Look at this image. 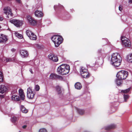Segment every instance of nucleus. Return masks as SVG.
Listing matches in <instances>:
<instances>
[{
	"label": "nucleus",
	"mask_w": 132,
	"mask_h": 132,
	"mask_svg": "<svg viewBox=\"0 0 132 132\" xmlns=\"http://www.w3.org/2000/svg\"><path fill=\"white\" fill-rule=\"evenodd\" d=\"M122 59L121 57L118 53H113L111 55V63L114 67H118L121 64Z\"/></svg>",
	"instance_id": "1"
},
{
	"label": "nucleus",
	"mask_w": 132,
	"mask_h": 132,
	"mask_svg": "<svg viewBox=\"0 0 132 132\" xmlns=\"http://www.w3.org/2000/svg\"><path fill=\"white\" fill-rule=\"evenodd\" d=\"M58 72L62 75L67 74L69 73L70 70L69 66L68 64H63L58 67Z\"/></svg>",
	"instance_id": "2"
},
{
	"label": "nucleus",
	"mask_w": 132,
	"mask_h": 132,
	"mask_svg": "<svg viewBox=\"0 0 132 132\" xmlns=\"http://www.w3.org/2000/svg\"><path fill=\"white\" fill-rule=\"evenodd\" d=\"M128 75V72L125 71H121L118 72L117 75V78L121 79H124L126 78Z\"/></svg>",
	"instance_id": "3"
},
{
	"label": "nucleus",
	"mask_w": 132,
	"mask_h": 132,
	"mask_svg": "<svg viewBox=\"0 0 132 132\" xmlns=\"http://www.w3.org/2000/svg\"><path fill=\"white\" fill-rule=\"evenodd\" d=\"M121 40L123 46L126 47H129L131 46L130 42L127 38L124 36H122L121 37Z\"/></svg>",
	"instance_id": "4"
},
{
	"label": "nucleus",
	"mask_w": 132,
	"mask_h": 132,
	"mask_svg": "<svg viewBox=\"0 0 132 132\" xmlns=\"http://www.w3.org/2000/svg\"><path fill=\"white\" fill-rule=\"evenodd\" d=\"M9 22L17 27L21 26L24 24V21H23L16 19L10 20Z\"/></svg>",
	"instance_id": "5"
},
{
	"label": "nucleus",
	"mask_w": 132,
	"mask_h": 132,
	"mask_svg": "<svg viewBox=\"0 0 132 132\" xmlns=\"http://www.w3.org/2000/svg\"><path fill=\"white\" fill-rule=\"evenodd\" d=\"M80 72L81 76L83 78H88L90 75V74L88 72L87 70L83 67H81L80 70Z\"/></svg>",
	"instance_id": "6"
},
{
	"label": "nucleus",
	"mask_w": 132,
	"mask_h": 132,
	"mask_svg": "<svg viewBox=\"0 0 132 132\" xmlns=\"http://www.w3.org/2000/svg\"><path fill=\"white\" fill-rule=\"evenodd\" d=\"M35 93L32 91V88L29 87L27 89V97L31 99L34 98Z\"/></svg>",
	"instance_id": "7"
},
{
	"label": "nucleus",
	"mask_w": 132,
	"mask_h": 132,
	"mask_svg": "<svg viewBox=\"0 0 132 132\" xmlns=\"http://www.w3.org/2000/svg\"><path fill=\"white\" fill-rule=\"evenodd\" d=\"M27 35L30 39L35 40L37 39V36L32 32L29 30H27L26 31Z\"/></svg>",
	"instance_id": "8"
},
{
	"label": "nucleus",
	"mask_w": 132,
	"mask_h": 132,
	"mask_svg": "<svg viewBox=\"0 0 132 132\" xmlns=\"http://www.w3.org/2000/svg\"><path fill=\"white\" fill-rule=\"evenodd\" d=\"M3 11L4 13L6 15H7V18H9L8 15H10L11 17L13 16V14L12 13L11 9L10 7H5L3 9Z\"/></svg>",
	"instance_id": "9"
},
{
	"label": "nucleus",
	"mask_w": 132,
	"mask_h": 132,
	"mask_svg": "<svg viewBox=\"0 0 132 132\" xmlns=\"http://www.w3.org/2000/svg\"><path fill=\"white\" fill-rule=\"evenodd\" d=\"M20 54L21 57L25 58L27 57L29 54L28 51L25 50H21L20 51Z\"/></svg>",
	"instance_id": "10"
},
{
	"label": "nucleus",
	"mask_w": 132,
	"mask_h": 132,
	"mask_svg": "<svg viewBox=\"0 0 132 132\" xmlns=\"http://www.w3.org/2000/svg\"><path fill=\"white\" fill-rule=\"evenodd\" d=\"M48 56L50 59L53 61L56 62L58 61L57 56L54 54L50 53Z\"/></svg>",
	"instance_id": "11"
},
{
	"label": "nucleus",
	"mask_w": 132,
	"mask_h": 132,
	"mask_svg": "<svg viewBox=\"0 0 132 132\" xmlns=\"http://www.w3.org/2000/svg\"><path fill=\"white\" fill-rule=\"evenodd\" d=\"M7 40L6 36L3 34H0V43H5L7 42Z\"/></svg>",
	"instance_id": "12"
},
{
	"label": "nucleus",
	"mask_w": 132,
	"mask_h": 132,
	"mask_svg": "<svg viewBox=\"0 0 132 132\" xmlns=\"http://www.w3.org/2000/svg\"><path fill=\"white\" fill-rule=\"evenodd\" d=\"M51 39L54 43L55 46L57 47H58V35L53 36L52 37Z\"/></svg>",
	"instance_id": "13"
},
{
	"label": "nucleus",
	"mask_w": 132,
	"mask_h": 132,
	"mask_svg": "<svg viewBox=\"0 0 132 132\" xmlns=\"http://www.w3.org/2000/svg\"><path fill=\"white\" fill-rule=\"evenodd\" d=\"M27 20L30 24L32 25H35L36 23V21L32 19L30 16L28 15L27 17Z\"/></svg>",
	"instance_id": "14"
},
{
	"label": "nucleus",
	"mask_w": 132,
	"mask_h": 132,
	"mask_svg": "<svg viewBox=\"0 0 132 132\" xmlns=\"http://www.w3.org/2000/svg\"><path fill=\"white\" fill-rule=\"evenodd\" d=\"M7 90L6 87L4 85H0V93L3 94Z\"/></svg>",
	"instance_id": "15"
},
{
	"label": "nucleus",
	"mask_w": 132,
	"mask_h": 132,
	"mask_svg": "<svg viewBox=\"0 0 132 132\" xmlns=\"http://www.w3.org/2000/svg\"><path fill=\"white\" fill-rule=\"evenodd\" d=\"M35 16L38 17H42L43 16V13L40 11L36 10L35 12Z\"/></svg>",
	"instance_id": "16"
},
{
	"label": "nucleus",
	"mask_w": 132,
	"mask_h": 132,
	"mask_svg": "<svg viewBox=\"0 0 132 132\" xmlns=\"http://www.w3.org/2000/svg\"><path fill=\"white\" fill-rule=\"evenodd\" d=\"M19 91L20 98L21 100H23L25 98V96L23 90L21 89H20Z\"/></svg>",
	"instance_id": "17"
},
{
	"label": "nucleus",
	"mask_w": 132,
	"mask_h": 132,
	"mask_svg": "<svg viewBox=\"0 0 132 132\" xmlns=\"http://www.w3.org/2000/svg\"><path fill=\"white\" fill-rule=\"evenodd\" d=\"M20 109L22 112L23 113H26L28 111V110L26 109L23 105H22L20 106Z\"/></svg>",
	"instance_id": "18"
},
{
	"label": "nucleus",
	"mask_w": 132,
	"mask_h": 132,
	"mask_svg": "<svg viewBox=\"0 0 132 132\" xmlns=\"http://www.w3.org/2000/svg\"><path fill=\"white\" fill-rule=\"evenodd\" d=\"M57 77V75L56 74L52 73L50 75L49 78L53 80L56 79Z\"/></svg>",
	"instance_id": "19"
},
{
	"label": "nucleus",
	"mask_w": 132,
	"mask_h": 132,
	"mask_svg": "<svg viewBox=\"0 0 132 132\" xmlns=\"http://www.w3.org/2000/svg\"><path fill=\"white\" fill-rule=\"evenodd\" d=\"M116 125L114 124H112L105 128V129L107 130H109L110 129H113L116 128Z\"/></svg>",
	"instance_id": "20"
},
{
	"label": "nucleus",
	"mask_w": 132,
	"mask_h": 132,
	"mask_svg": "<svg viewBox=\"0 0 132 132\" xmlns=\"http://www.w3.org/2000/svg\"><path fill=\"white\" fill-rule=\"evenodd\" d=\"M75 88L78 89H80L82 87V86L80 83L77 82L76 83L75 85Z\"/></svg>",
	"instance_id": "21"
},
{
	"label": "nucleus",
	"mask_w": 132,
	"mask_h": 132,
	"mask_svg": "<svg viewBox=\"0 0 132 132\" xmlns=\"http://www.w3.org/2000/svg\"><path fill=\"white\" fill-rule=\"evenodd\" d=\"M63 39L61 36L58 35V46L63 42Z\"/></svg>",
	"instance_id": "22"
},
{
	"label": "nucleus",
	"mask_w": 132,
	"mask_h": 132,
	"mask_svg": "<svg viewBox=\"0 0 132 132\" xmlns=\"http://www.w3.org/2000/svg\"><path fill=\"white\" fill-rule=\"evenodd\" d=\"M127 61L129 62H132V54L128 55L127 57Z\"/></svg>",
	"instance_id": "23"
},
{
	"label": "nucleus",
	"mask_w": 132,
	"mask_h": 132,
	"mask_svg": "<svg viewBox=\"0 0 132 132\" xmlns=\"http://www.w3.org/2000/svg\"><path fill=\"white\" fill-rule=\"evenodd\" d=\"M15 36L21 39L23 38V36L22 34H20L18 32L16 31L15 32Z\"/></svg>",
	"instance_id": "24"
},
{
	"label": "nucleus",
	"mask_w": 132,
	"mask_h": 132,
	"mask_svg": "<svg viewBox=\"0 0 132 132\" xmlns=\"http://www.w3.org/2000/svg\"><path fill=\"white\" fill-rule=\"evenodd\" d=\"M65 77L58 75V80L62 81H64L65 80Z\"/></svg>",
	"instance_id": "25"
},
{
	"label": "nucleus",
	"mask_w": 132,
	"mask_h": 132,
	"mask_svg": "<svg viewBox=\"0 0 132 132\" xmlns=\"http://www.w3.org/2000/svg\"><path fill=\"white\" fill-rule=\"evenodd\" d=\"M77 110L78 112L81 115H82L84 113V111L83 110L77 108Z\"/></svg>",
	"instance_id": "26"
},
{
	"label": "nucleus",
	"mask_w": 132,
	"mask_h": 132,
	"mask_svg": "<svg viewBox=\"0 0 132 132\" xmlns=\"http://www.w3.org/2000/svg\"><path fill=\"white\" fill-rule=\"evenodd\" d=\"M63 89L61 87L58 86V94L63 93Z\"/></svg>",
	"instance_id": "27"
},
{
	"label": "nucleus",
	"mask_w": 132,
	"mask_h": 132,
	"mask_svg": "<svg viewBox=\"0 0 132 132\" xmlns=\"http://www.w3.org/2000/svg\"><path fill=\"white\" fill-rule=\"evenodd\" d=\"M121 79H118V78H117L116 79V84L118 85H120L121 84Z\"/></svg>",
	"instance_id": "28"
},
{
	"label": "nucleus",
	"mask_w": 132,
	"mask_h": 132,
	"mask_svg": "<svg viewBox=\"0 0 132 132\" xmlns=\"http://www.w3.org/2000/svg\"><path fill=\"white\" fill-rule=\"evenodd\" d=\"M131 89V88H129L128 89L124 90H122L121 92L124 93H127L129 92Z\"/></svg>",
	"instance_id": "29"
},
{
	"label": "nucleus",
	"mask_w": 132,
	"mask_h": 132,
	"mask_svg": "<svg viewBox=\"0 0 132 132\" xmlns=\"http://www.w3.org/2000/svg\"><path fill=\"white\" fill-rule=\"evenodd\" d=\"M3 81V75L2 73L0 72V81L2 82Z\"/></svg>",
	"instance_id": "30"
},
{
	"label": "nucleus",
	"mask_w": 132,
	"mask_h": 132,
	"mask_svg": "<svg viewBox=\"0 0 132 132\" xmlns=\"http://www.w3.org/2000/svg\"><path fill=\"white\" fill-rule=\"evenodd\" d=\"M17 118L16 117H13L11 119V121L13 123L15 122L17 120Z\"/></svg>",
	"instance_id": "31"
},
{
	"label": "nucleus",
	"mask_w": 132,
	"mask_h": 132,
	"mask_svg": "<svg viewBox=\"0 0 132 132\" xmlns=\"http://www.w3.org/2000/svg\"><path fill=\"white\" fill-rule=\"evenodd\" d=\"M125 100V102L127 101V100L129 98V96L127 95H124L123 96Z\"/></svg>",
	"instance_id": "32"
},
{
	"label": "nucleus",
	"mask_w": 132,
	"mask_h": 132,
	"mask_svg": "<svg viewBox=\"0 0 132 132\" xmlns=\"http://www.w3.org/2000/svg\"><path fill=\"white\" fill-rule=\"evenodd\" d=\"M40 89L39 86L38 85H36L35 87V89L36 91H38Z\"/></svg>",
	"instance_id": "33"
},
{
	"label": "nucleus",
	"mask_w": 132,
	"mask_h": 132,
	"mask_svg": "<svg viewBox=\"0 0 132 132\" xmlns=\"http://www.w3.org/2000/svg\"><path fill=\"white\" fill-rule=\"evenodd\" d=\"M39 132H47V131L45 129L42 128L40 129L39 130Z\"/></svg>",
	"instance_id": "34"
},
{
	"label": "nucleus",
	"mask_w": 132,
	"mask_h": 132,
	"mask_svg": "<svg viewBox=\"0 0 132 132\" xmlns=\"http://www.w3.org/2000/svg\"><path fill=\"white\" fill-rule=\"evenodd\" d=\"M16 95H13L11 97L12 100L13 101H15V100Z\"/></svg>",
	"instance_id": "35"
},
{
	"label": "nucleus",
	"mask_w": 132,
	"mask_h": 132,
	"mask_svg": "<svg viewBox=\"0 0 132 132\" xmlns=\"http://www.w3.org/2000/svg\"><path fill=\"white\" fill-rule=\"evenodd\" d=\"M20 99L19 96L16 95V98L15 101H18L20 100Z\"/></svg>",
	"instance_id": "36"
},
{
	"label": "nucleus",
	"mask_w": 132,
	"mask_h": 132,
	"mask_svg": "<svg viewBox=\"0 0 132 132\" xmlns=\"http://www.w3.org/2000/svg\"><path fill=\"white\" fill-rule=\"evenodd\" d=\"M5 60V59H4ZM5 60L6 62H9L12 60L10 58H6L5 59Z\"/></svg>",
	"instance_id": "37"
},
{
	"label": "nucleus",
	"mask_w": 132,
	"mask_h": 132,
	"mask_svg": "<svg viewBox=\"0 0 132 132\" xmlns=\"http://www.w3.org/2000/svg\"><path fill=\"white\" fill-rule=\"evenodd\" d=\"M122 8L123 7L121 5H119V10L121 11L122 10Z\"/></svg>",
	"instance_id": "38"
},
{
	"label": "nucleus",
	"mask_w": 132,
	"mask_h": 132,
	"mask_svg": "<svg viewBox=\"0 0 132 132\" xmlns=\"http://www.w3.org/2000/svg\"><path fill=\"white\" fill-rule=\"evenodd\" d=\"M58 6L57 5H55L54 6V9L55 11H56L57 10V8Z\"/></svg>",
	"instance_id": "39"
},
{
	"label": "nucleus",
	"mask_w": 132,
	"mask_h": 132,
	"mask_svg": "<svg viewBox=\"0 0 132 132\" xmlns=\"http://www.w3.org/2000/svg\"><path fill=\"white\" fill-rule=\"evenodd\" d=\"M11 51L12 52H13L15 51V49L14 48H12L11 49Z\"/></svg>",
	"instance_id": "40"
},
{
	"label": "nucleus",
	"mask_w": 132,
	"mask_h": 132,
	"mask_svg": "<svg viewBox=\"0 0 132 132\" xmlns=\"http://www.w3.org/2000/svg\"><path fill=\"white\" fill-rule=\"evenodd\" d=\"M3 19V17L0 16V21H2Z\"/></svg>",
	"instance_id": "41"
},
{
	"label": "nucleus",
	"mask_w": 132,
	"mask_h": 132,
	"mask_svg": "<svg viewBox=\"0 0 132 132\" xmlns=\"http://www.w3.org/2000/svg\"><path fill=\"white\" fill-rule=\"evenodd\" d=\"M128 2L130 4H131L132 3V0H129Z\"/></svg>",
	"instance_id": "42"
},
{
	"label": "nucleus",
	"mask_w": 132,
	"mask_h": 132,
	"mask_svg": "<svg viewBox=\"0 0 132 132\" xmlns=\"http://www.w3.org/2000/svg\"><path fill=\"white\" fill-rule=\"evenodd\" d=\"M0 97L3 98L4 97V96L3 95H0Z\"/></svg>",
	"instance_id": "43"
},
{
	"label": "nucleus",
	"mask_w": 132,
	"mask_h": 132,
	"mask_svg": "<svg viewBox=\"0 0 132 132\" xmlns=\"http://www.w3.org/2000/svg\"><path fill=\"white\" fill-rule=\"evenodd\" d=\"M16 1L19 3H20V0H16Z\"/></svg>",
	"instance_id": "44"
},
{
	"label": "nucleus",
	"mask_w": 132,
	"mask_h": 132,
	"mask_svg": "<svg viewBox=\"0 0 132 132\" xmlns=\"http://www.w3.org/2000/svg\"><path fill=\"white\" fill-rule=\"evenodd\" d=\"M16 1L19 3H20V0H16Z\"/></svg>",
	"instance_id": "45"
},
{
	"label": "nucleus",
	"mask_w": 132,
	"mask_h": 132,
	"mask_svg": "<svg viewBox=\"0 0 132 132\" xmlns=\"http://www.w3.org/2000/svg\"><path fill=\"white\" fill-rule=\"evenodd\" d=\"M26 127H27V126L26 125H24L23 126L22 128H26Z\"/></svg>",
	"instance_id": "46"
},
{
	"label": "nucleus",
	"mask_w": 132,
	"mask_h": 132,
	"mask_svg": "<svg viewBox=\"0 0 132 132\" xmlns=\"http://www.w3.org/2000/svg\"><path fill=\"white\" fill-rule=\"evenodd\" d=\"M30 72H31V73H33V72H32V69H30Z\"/></svg>",
	"instance_id": "47"
}]
</instances>
